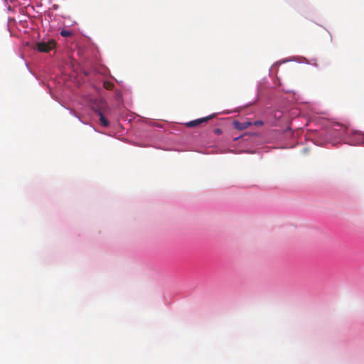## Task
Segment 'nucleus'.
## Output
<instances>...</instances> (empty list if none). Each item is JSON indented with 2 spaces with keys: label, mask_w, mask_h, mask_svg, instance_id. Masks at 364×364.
Masks as SVG:
<instances>
[{
  "label": "nucleus",
  "mask_w": 364,
  "mask_h": 364,
  "mask_svg": "<svg viewBox=\"0 0 364 364\" xmlns=\"http://www.w3.org/2000/svg\"><path fill=\"white\" fill-rule=\"evenodd\" d=\"M214 132H215V134H222V132H222V129H219V128L215 129L214 130Z\"/></svg>",
  "instance_id": "6e6552de"
},
{
  "label": "nucleus",
  "mask_w": 364,
  "mask_h": 364,
  "mask_svg": "<svg viewBox=\"0 0 364 364\" xmlns=\"http://www.w3.org/2000/svg\"><path fill=\"white\" fill-rule=\"evenodd\" d=\"M55 47V42L53 40L41 41L36 43V48L40 52L48 53Z\"/></svg>",
  "instance_id": "f257e3e1"
},
{
  "label": "nucleus",
  "mask_w": 364,
  "mask_h": 364,
  "mask_svg": "<svg viewBox=\"0 0 364 364\" xmlns=\"http://www.w3.org/2000/svg\"><path fill=\"white\" fill-rule=\"evenodd\" d=\"M97 112L99 114L100 121L102 125L105 127H108L109 124V122L108 119H107L105 118V117L103 115V114L100 111H98Z\"/></svg>",
  "instance_id": "20e7f679"
},
{
  "label": "nucleus",
  "mask_w": 364,
  "mask_h": 364,
  "mask_svg": "<svg viewBox=\"0 0 364 364\" xmlns=\"http://www.w3.org/2000/svg\"><path fill=\"white\" fill-rule=\"evenodd\" d=\"M215 116V114H210V115H209L208 117H203V118H200V119H196V120L191 121V122L187 123V126L189 127L198 126V125L200 124L203 122H208L209 119H213Z\"/></svg>",
  "instance_id": "f03ea898"
},
{
  "label": "nucleus",
  "mask_w": 364,
  "mask_h": 364,
  "mask_svg": "<svg viewBox=\"0 0 364 364\" xmlns=\"http://www.w3.org/2000/svg\"><path fill=\"white\" fill-rule=\"evenodd\" d=\"M346 127L344 126V125H342V124H336L335 127H334V129L335 130H341L342 132H345L346 130Z\"/></svg>",
  "instance_id": "423d86ee"
},
{
  "label": "nucleus",
  "mask_w": 364,
  "mask_h": 364,
  "mask_svg": "<svg viewBox=\"0 0 364 364\" xmlns=\"http://www.w3.org/2000/svg\"><path fill=\"white\" fill-rule=\"evenodd\" d=\"M255 124L256 126H261V125L263 124V122H262V121H256V122H255Z\"/></svg>",
  "instance_id": "1a4fd4ad"
},
{
  "label": "nucleus",
  "mask_w": 364,
  "mask_h": 364,
  "mask_svg": "<svg viewBox=\"0 0 364 364\" xmlns=\"http://www.w3.org/2000/svg\"><path fill=\"white\" fill-rule=\"evenodd\" d=\"M104 86L107 90H111L113 87V84L109 82H105Z\"/></svg>",
  "instance_id": "0eeeda50"
},
{
  "label": "nucleus",
  "mask_w": 364,
  "mask_h": 364,
  "mask_svg": "<svg viewBox=\"0 0 364 364\" xmlns=\"http://www.w3.org/2000/svg\"><path fill=\"white\" fill-rule=\"evenodd\" d=\"M252 124L251 122H234V127L235 129L238 130H243L247 128H248Z\"/></svg>",
  "instance_id": "7ed1b4c3"
},
{
  "label": "nucleus",
  "mask_w": 364,
  "mask_h": 364,
  "mask_svg": "<svg viewBox=\"0 0 364 364\" xmlns=\"http://www.w3.org/2000/svg\"><path fill=\"white\" fill-rule=\"evenodd\" d=\"M60 35L63 37H70V36H71L73 35V33L70 31L63 29L60 31Z\"/></svg>",
  "instance_id": "39448f33"
}]
</instances>
